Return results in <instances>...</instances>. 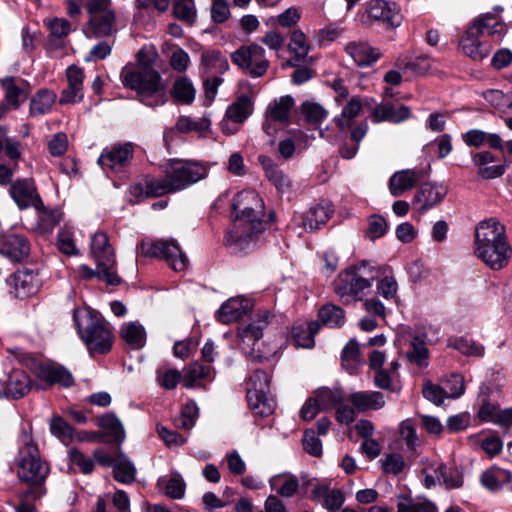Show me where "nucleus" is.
Returning <instances> with one entry per match:
<instances>
[{"label":"nucleus","mask_w":512,"mask_h":512,"mask_svg":"<svg viewBox=\"0 0 512 512\" xmlns=\"http://www.w3.org/2000/svg\"><path fill=\"white\" fill-rule=\"evenodd\" d=\"M233 210L237 214L236 229L226 235V242L245 249L252 241L253 233L261 226L264 202L254 190H243L233 199Z\"/></svg>","instance_id":"f03ea898"},{"label":"nucleus","mask_w":512,"mask_h":512,"mask_svg":"<svg viewBox=\"0 0 512 512\" xmlns=\"http://www.w3.org/2000/svg\"><path fill=\"white\" fill-rule=\"evenodd\" d=\"M333 214L331 204H317L306 212L297 214L293 218L296 226L303 228L307 232L320 229L330 219Z\"/></svg>","instance_id":"2eb2a0df"},{"label":"nucleus","mask_w":512,"mask_h":512,"mask_svg":"<svg viewBox=\"0 0 512 512\" xmlns=\"http://www.w3.org/2000/svg\"><path fill=\"white\" fill-rule=\"evenodd\" d=\"M419 180V175L415 170L407 169L394 173L389 180L390 193L395 196H401L405 191L414 187Z\"/></svg>","instance_id":"72a5a7b5"},{"label":"nucleus","mask_w":512,"mask_h":512,"mask_svg":"<svg viewBox=\"0 0 512 512\" xmlns=\"http://www.w3.org/2000/svg\"><path fill=\"white\" fill-rule=\"evenodd\" d=\"M290 53L295 55L296 61H303L309 51V46L306 43V37L300 30L292 32L290 42L288 45Z\"/></svg>","instance_id":"5fc2aeb1"},{"label":"nucleus","mask_w":512,"mask_h":512,"mask_svg":"<svg viewBox=\"0 0 512 512\" xmlns=\"http://www.w3.org/2000/svg\"><path fill=\"white\" fill-rule=\"evenodd\" d=\"M170 93L176 101L185 105L191 104L196 97L194 84L186 76H179L174 80Z\"/></svg>","instance_id":"ea45409f"},{"label":"nucleus","mask_w":512,"mask_h":512,"mask_svg":"<svg viewBox=\"0 0 512 512\" xmlns=\"http://www.w3.org/2000/svg\"><path fill=\"white\" fill-rule=\"evenodd\" d=\"M269 484L272 490L286 498L294 496L299 488L297 476L288 472L272 476L269 479Z\"/></svg>","instance_id":"c9c22d12"},{"label":"nucleus","mask_w":512,"mask_h":512,"mask_svg":"<svg viewBox=\"0 0 512 512\" xmlns=\"http://www.w3.org/2000/svg\"><path fill=\"white\" fill-rule=\"evenodd\" d=\"M315 398L319 403L322 410H327L336 407L343 402V394L340 390H331L329 388L320 389Z\"/></svg>","instance_id":"13d9d810"},{"label":"nucleus","mask_w":512,"mask_h":512,"mask_svg":"<svg viewBox=\"0 0 512 512\" xmlns=\"http://www.w3.org/2000/svg\"><path fill=\"white\" fill-rule=\"evenodd\" d=\"M5 385L7 398L20 399L31 389V380L26 372L13 370L9 374Z\"/></svg>","instance_id":"2f4dec72"},{"label":"nucleus","mask_w":512,"mask_h":512,"mask_svg":"<svg viewBox=\"0 0 512 512\" xmlns=\"http://www.w3.org/2000/svg\"><path fill=\"white\" fill-rule=\"evenodd\" d=\"M388 228V222L382 215L373 214L367 218V230L365 235L367 238L374 241L383 237L387 233Z\"/></svg>","instance_id":"864d4df0"},{"label":"nucleus","mask_w":512,"mask_h":512,"mask_svg":"<svg viewBox=\"0 0 512 512\" xmlns=\"http://www.w3.org/2000/svg\"><path fill=\"white\" fill-rule=\"evenodd\" d=\"M402 15L396 3L385 0L370 1L365 11L360 15V22L363 25L370 26L375 22H382L391 27H397L401 24Z\"/></svg>","instance_id":"f8f14e48"},{"label":"nucleus","mask_w":512,"mask_h":512,"mask_svg":"<svg viewBox=\"0 0 512 512\" xmlns=\"http://www.w3.org/2000/svg\"><path fill=\"white\" fill-rule=\"evenodd\" d=\"M177 191L172 178L168 177L167 168L163 178H147L144 183V192L147 197H160Z\"/></svg>","instance_id":"58836bf2"},{"label":"nucleus","mask_w":512,"mask_h":512,"mask_svg":"<svg viewBox=\"0 0 512 512\" xmlns=\"http://www.w3.org/2000/svg\"><path fill=\"white\" fill-rule=\"evenodd\" d=\"M11 285L15 289L16 297L24 298L38 290L39 279L33 270L21 269L12 274Z\"/></svg>","instance_id":"a878e982"},{"label":"nucleus","mask_w":512,"mask_h":512,"mask_svg":"<svg viewBox=\"0 0 512 512\" xmlns=\"http://www.w3.org/2000/svg\"><path fill=\"white\" fill-rule=\"evenodd\" d=\"M201 67L210 75L223 74L229 69V63L220 51L206 50L201 54Z\"/></svg>","instance_id":"e433bc0d"},{"label":"nucleus","mask_w":512,"mask_h":512,"mask_svg":"<svg viewBox=\"0 0 512 512\" xmlns=\"http://www.w3.org/2000/svg\"><path fill=\"white\" fill-rule=\"evenodd\" d=\"M73 318L90 353L103 354L110 350L112 334L98 313L89 308H76Z\"/></svg>","instance_id":"20e7f679"},{"label":"nucleus","mask_w":512,"mask_h":512,"mask_svg":"<svg viewBox=\"0 0 512 512\" xmlns=\"http://www.w3.org/2000/svg\"><path fill=\"white\" fill-rule=\"evenodd\" d=\"M480 482L487 490L497 492L502 489L512 491V473L508 470L492 466L480 476Z\"/></svg>","instance_id":"393cba45"},{"label":"nucleus","mask_w":512,"mask_h":512,"mask_svg":"<svg viewBox=\"0 0 512 512\" xmlns=\"http://www.w3.org/2000/svg\"><path fill=\"white\" fill-rule=\"evenodd\" d=\"M197 417V405L194 402H189L183 406L180 415L175 418V426L183 429H191L195 425Z\"/></svg>","instance_id":"bf43d9fd"},{"label":"nucleus","mask_w":512,"mask_h":512,"mask_svg":"<svg viewBox=\"0 0 512 512\" xmlns=\"http://www.w3.org/2000/svg\"><path fill=\"white\" fill-rule=\"evenodd\" d=\"M294 106V100L291 96H282L277 100H274L267 109V119L263 124V130L266 134L272 135L274 129L271 128L270 121L279 123H288L290 118V112Z\"/></svg>","instance_id":"412c9836"},{"label":"nucleus","mask_w":512,"mask_h":512,"mask_svg":"<svg viewBox=\"0 0 512 512\" xmlns=\"http://www.w3.org/2000/svg\"><path fill=\"white\" fill-rule=\"evenodd\" d=\"M190 62V56L184 49L176 46L171 50L169 65L174 71L184 73L188 69Z\"/></svg>","instance_id":"0e129e2a"},{"label":"nucleus","mask_w":512,"mask_h":512,"mask_svg":"<svg viewBox=\"0 0 512 512\" xmlns=\"http://www.w3.org/2000/svg\"><path fill=\"white\" fill-rule=\"evenodd\" d=\"M302 114L311 124L322 122L327 117V111L318 103L306 101L301 106Z\"/></svg>","instance_id":"e2e57ef3"},{"label":"nucleus","mask_w":512,"mask_h":512,"mask_svg":"<svg viewBox=\"0 0 512 512\" xmlns=\"http://www.w3.org/2000/svg\"><path fill=\"white\" fill-rule=\"evenodd\" d=\"M133 156L131 143L115 145L103 150L98 158V164L104 171L120 172L126 167Z\"/></svg>","instance_id":"ddd939ff"},{"label":"nucleus","mask_w":512,"mask_h":512,"mask_svg":"<svg viewBox=\"0 0 512 512\" xmlns=\"http://www.w3.org/2000/svg\"><path fill=\"white\" fill-rule=\"evenodd\" d=\"M121 336L132 348L139 349L144 346L146 334L142 325L130 322L122 326Z\"/></svg>","instance_id":"8fccbe9b"},{"label":"nucleus","mask_w":512,"mask_h":512,"mask_svg":"<svg viewBox=\"0 0 512 512\" xmlns=\"http://www.w3.org/2000/svg\"><path fill=\"white\" fill-rule=\"evenodd\" d=\"M410 114L411 111L408 106L400 105L396 107L390 103H382L374 108L372 112V119L376 123L383 121L400 123L407 120L410 117Z\"/></svg>","instance_id":"cd10ccee"},{"label":"nucleus","mask_w":512,"mask_h":512,"mask_svg":"<svg viewBox=\"0 0 512 512\" xmlns=\"http://www.w3.org/2000/svg\"><path fill=\"white\" fill-rule=\"evenodd\" d=\"M98 425L106 430L116 442L121 443L125 439V431L121 421L112 413H107L98 419Z\"/></svg>","instance_id":"3c124183"},{"label":"nucleus","mask_w":512,"mask_h":512,"mask_svg":"<svg viewBox=\"0 0 512 512\" xmlns=\"http://www.w3.org/2000/svg\"><path fill=\"white\" fill-rule=\"evenodd\" d=\"M270 376L262 371L255 370L247 383V401L255 415L266 417L275 409V400L270 394Z\"/></svg>","instance_id":"0eeeda50"},{"label":"nucleus","mask_w":512,"mask_h":512,"mask_svg":"<svg viewBox=\"0 0 512 512\" xmlns=\"http://www.w3.org/2000/svg\"><path fill=\"white\" fill-rule=\"evenodd\" d=\"M57 100L55 92L48 89L39 90L30 103V113L33 116L43 115L48 113Z\"/></svg>","instance_id":"37998d69"},{"label":"nucleus","mask_w":512,"mask_h":512,"mask_svg":"<svg viewBox=\"0 0 512 512\" xmlns=\"http://www.w3.org/2000/svg\"><path fill=\"white\" fill-rule=\"evenodd\" d=\"M30 244L21 235H7L0 240V254L13 262H20L29 255Z\"/></svg>","instance_id":"5701e85b"},{"label":"nucleus","mask_w":512,"mask_h":512,"mask_svg":"<svg viewBox=\"0 0 512 512\" xmlns=\"http://www.w3.org/2000/svg\"><path fill=\"white\" fill-rule=\"evenodd\" d=\"M472 25H477L481 28V35L487 34L497 38L498 40L502 39L507 32L506 25L498 21L491 13L484 14L475 19Z\"/></svg>","instance_id":"79ce46f5"},{"label":"nucleus","mask_w":512,"mask_h":512,"mask_svg":"<svg viewBox=\"0 0 512 512\" xmlns=\"http://www.w3.org/2000/svg\"><path fill=\"white\" fill-rule=\"evenodd\" d=\"M10 194L20 209L33 207L40 210L43 208V202L37 193L36 186L30 179L15 181L10 187Z\"/></svg>","instance_id":"4468645a"},{"label":"nucleus","mask_w":512,"mask_h":512,"mask_svg":"<svg viewBox=\"0 0 512 512\" xmlns=\"http://www.w3.org/2000/svg\"><path fill=\"white\" fill-rule=\"evenodd\" d=\"M116 14L115 11L89 17L88 22L83 27V33L87 38H105L115 35Z\"/></svg>","instance_id":"a211bd4d"},{"label":"nucleus","mask_w":512,"mask_h":512,"mask_svg":"<svg viewBox=\"0 0 512 512\" xmlns=\"http://www.w3.org/2000/svg\"><path fill=\"white\" fill-rule=\"evenodd\" d=\"M397 512H438V509L435 503L427 498L400 496Z\"/></svg>","instance_id":"a19ab883"},{"label":"nucleus","mask_w":512,"mask_h":512,"mask_svg":"<svg viewBox=\"0 0 512 512\" xmlns=\"http://www.w3.org/2000/svg\"><path fill=\"white\" fill-rule=\"evenodd\" d=\"M379 271L365 263L341 272L335 281V293L345 304L359 301L366 295Z\"/></svg>","instance_id":"39448f33"},{"label":"nucleus","mask_w":512,"mask_h":512,"mask_svg":"<svg viewBox=\"0 0 512 512\" xmlns=\"http://www.w3.org/2000/svg\"><path fill=\"white\" fill-rule=\"evenodd\" d=\"M481 28L471 25L460 40V48L465 55L475 61H481L488 56L491 46L480 40Z\"/></svg>","instance_id":"f3484780"},{"label":"nucleus","mask_w":512,"mask_h":512,"mask_svg":"<svg viewBox=\"0 0 512 512\" xmlns=\"http://www.w3.org/2000/svg\"><path fill=\"white\" fill-rule=\"evenodd\" d=\"M447 194V188L442 184H423L414 196L412 204L420 211L425 212L432 206L440 203Z\"/></svg>","instance_id":"aec40b11"},{"label":"nucleus","mask_w":512,"mask_h":512,"mask_svg":"<svg viewBox=\"0 0 512 512\" xmlns=\"http://www.w3.org/2000/svg\"><path fill=\"white\" fill-rule=\"evenodd\" d=\"M448 346L468 356H482L484 354V348L481 345L463 337L449 339Z\"/></svg>","instance_id":"4d7b16f0"},{"label":"nucleus","mask_w":512,"mask_h":512,"mask_svg":"<svg viewBox=\"0 0 512 512\" xmlns=\"http://www.w3.org/2000/svg\"><path fill=\"white\" fill-rule=\"evenodd\" d=\"M140 253L144 256L164 259L175 271H184L188 266V258L174 240H143Z\"/></svg>","instance_id":"1a4fd4ad"},{"label":"nucleus","mask_w":512,"mask_h":512,"mask_svg":"<svg viewBox=\"0 0 512 512\" xmlns=\"http://www.w3.org/2000/svg\"><path fill=\"white\" fill-rule=\"evenodd\" d=\"M320 328L318 322H297L293 325L291 335L297 347L310 349L315 345L314 337Z\"/></svg>","instance_id":"c756f323"},{"label":"nucleus","mask_w":512,"mask_h":512,"mask_svg":"<svg viewBox=\"0 0 512 512\" xmlns=\"http://www.w3.org/2000/svg\"><path fill=\"white\" fill-rule=\"evenodd\" d=\"M159 491L163 492L170 498L181 499L185 494L186 484L182 476L177 473L162 476L157 481Z\"/></svg>","instance_id":"4c0bfd02"},{"label":"nucleus","mask_w":512,"mask_h":512,"mask_svg":"<svg viewBox=\"0 0 512 512\" xmlns=\"http://www.w3.org/2000/svg\"><path fill=\"white\" fill-rule=\"evenodd\" d=\"M474 253L490 269L505 268L512 257L505 226L496 218L480 221L475 228Z\"/></svg>","instance_id":"f257e3e1"},{"label":"nucleus","mask_w":512,"mask_h":512,"mask_svg":"<svg viewBox=\"0 0 512 512\" xmlns=\"http://www.w3.org/2000/svg\"><path fill=\"white\" fill-rule=\"evenodd\" d=\"M258 162L261 164L264 169L265 176L267 179L281 192H284L290 187V180L284 174V172L278 168V166L274 163V161L266 156L259 155Z\"/></svg>","instance_id":"473e14b6"},{"label":"nucleus","mask_w":512,"mask_h":512,"mask_svg":"<svg viewBox=\"0 0 512 512\" xmlns=\"http://www.w3.org/2000/svg\"><path fill=\"white\" fill-rule=\"evenodd\" d=\"M210 374V367L203 366L197 362L190 364L183 376V384L187 388H192L196 381L207 378Z\"/></svg>","instance_id":"052dcab7"},{"label":"nucleus","mask_w":512,"mask_h":512,"mask_svg":"<svg viewBox=\"0 0 512 512\" xmlns=\"http://www.w3.org/2000/svg\"><path fill=\"white\" fill-rule=\"evenodd\" d=\"M113 472L118 482L130 484L135 480L136 469L128 457L122 453L115 459Z\"/></svg>","instance_id":"a18cd8bd"},{"label":"nucleus","mask_w":512,"mask_h":512,"mask_svg":"<svg viewBox=\"0 0 512 512\" xmlns=\"http://www.w3.org/2000/svg\"><path fill=\"white\" fill-rule=\"evenodd\" d=\"M443 388L449 398H458L465 392L464 378L462 375L453 373L443 381Z\"/></svg>","instance_id":"69168bd1"},{"label":"nucleus","mask_w":512,"mask_h":512,"mask_svg":"<svg viewBox=\"0 0 512 512\" xmlns=\"http://www.w3.org/2000/svg\"><path fill=\"white\" fill-rule=\"evenodd\" d=\"M175 128L180 133H189L195 131L199 137L206 138L212 134L211 120L207 115H204L198 120H193L188 116H180L176 122Z\"/></svg>","instance_id":"f704fd0d"},{"label":"nucleus","mask_w":512,"mask_h":512,"mask_svg":"<svg viewBox=\"0 0 512 512\" xmlns=\"http://www.w3.org/2000/svg\"><path fill=\"white\" fill-rule=\"evenodd\" d=\"M50 430L51 433L58 437L63 443H69L72 440L73 429L61 417H54L51 420Z\"/></svg>","instance_id":"774afa93"},{"label":"nucleus","mask_w":512,"mask_h":512,"mask_svg":"<svg viewBox=\"0 0 512 512\" xmlns=\"http://www.w3.org/2000/svg\"><path fill=\"white\" fill-rule=\"evenodd\" d=\"M172 12L175 18L191 26L197 18L195 0H172Z\"/></svg>","instance_id":"de8ad7c7"},{"label":"nucleus","mask_w":512,"mask_h":512,"mask_svg":"<svg viewBox=\"0 0 512 512\" xmlns=\"http://www.w3.org/2000/svg\"><path fill=\"white\" fill-rule=\"evenodd\" d=\"M362 110V104L358 97H353L344 106L342 113L335 119L337 125L342 129H347L351 126L352 120L359 115Z\"/></svg>","instance_id":"603ef678"},{"label":"nucleus","mask_w":512,"mask_h":512,"mask_svg":"<svg viewBox=\"0 0 512 512\" xmlns=\"http://www.w3.org/2000/svg\"><path fill=\"white\" fill-rule=\"evenodd\" d=\"M345 51L358 66H369L381 56L377 49L365 42H350L345 46Z\"/></svg>","instance_id":"c85d7f7f"},{"label":"nucleus","mask_w":512,"mask_h":512,"mask_svg":"<svg viewBox=\"0 0 512 512\" xmlns=\"http://www.w3.org/2000/svg\"><path fill=\"white\" fill-rule=\"evenodd\" d=\"M90 249L96 266L104 269L107 285H119L122 279L116 271L115 251L109 242L107 234L102 231L95 232L91 237Z\"/></svg>","instance_id":"6e6552de"},{"label":"nucleus","mask_w":512,"mask_h":512,"mask_svg":"<svg viewBox=\"0 0 512 512\" xmlns=\"http://www.w3.org/2000/svg\"><path fill=\"white\" fill-rule=\"evenodd\" d=\"M168 177L172 178L178 191L204 179L208 169L202 163L189 160H171L167 165Z\"/></svg>","instance_id":"9b49d317"},{"label":"nucleus","mask_w":512,"mask_h":512,"mask_svg":"<svg viewBox=\"0 0 512 512\" xmlns=\"http://www.w3.org/2000/svg\"><path fill=\"white\" fill-rule=\"evenodd\" d=\"M253 105L248 96H241L226 110V117L234 123L244 122L252 113Z\"/></svg>","instance_id":"49530a36"},{"label":"nucleus","mask_w":512,"mask_h":512,"mask_svg":"<svg viewBox=\"0 0 512 512\" xmlns=\"http://www.w3.org/2000/svg\"><path fill=\"white\" fill-rule=\"evenodd\" d=\"M37 211L39 213V228L44 233L51 232L62 219V213L57 209L47 210L43 206L42 209Z\"/></svg>","instance_id":"680f3d73"},{"label":"nucleus","mask_w":512,"mask_h":512,"mask_svg":"<svg viewBox=\"0 0 512 512\" xmlns=\"http://www.w3.org/2000/svg\"><path fill=\"white\" fill-rule=\"evenodd\" d=\"M36 376L49 386L59 384L63 387H70L74 383L72 374L58 364H40L36 368Z\"/></svg>","instance_id":"b1692460"},{"label":"nucleus","mask_w":512,"mask_h":512,"mask_svg":"<svg viewBox=\"0 0 512 512\" xmlns=\"http://www.w3.org/2000/svg\"><path fill=\"white\" fill-rule=\"evenodd\" d=\"M349 400L359 412L381 409L386 402L384 395L377 391L355 392L350 395Z\"/></svg>","instance_id":"7c9ffc66"},{"label":"nucleus","mask_w":512,"mask_h":512,"mask_svg":"<svg viewBox=\"0 0 512 512\" xmlns=\"http://www.w3.org/2000/svg\"><path fill=\"white\" fill-rule=\"evenodd\" d=\"M122 84L135 90L141 103L148 107L167 102L166 87L160 73L149 65H126L120 74Z\"/></svg>","instance_id":"7ed1b4c3"},{"label":"nucleus","mask_w":512,"mask_h":512,"mask_svg":"<svg viewBox=\"0 0 512 512\" xmlns=\"http://www.w3.org/2000/svg\"><path fill=\"white\" fill-rule=\"evenodd\" d=\"M253 308V302L249 298L232 297L224 302L218 310V320L229 324L239 320Z\"/></svg>","instance_id":"4be33fe9"},{"label":"nucleus","mask_w":512,"mask_h":512,"mask_svg":"<svg viewBox=\"0 0 512 512\" xmlns=\"http://www.w3.org/2000/svg\"><path fill=\"white\" fill-rule=\"evenodd\" d=\"M21 447L16 458L17 475L20 480L31 483H42L49 471L46 463L41 461L39 450L32 436L24 432L21 435Z\"/></svg>","instance_id":"423d86ee"},{"label":"nucleus","mask_w":512,"mask_h":512,"mask_svg":"<svg viewBox=\"0 0 512 512\" xmlns=\"http://www.w3.org/2000/svg\"><path fill=\"white\" fill-rule=\"evenodd\" d=\"M491 394V389L488 385L482 384L480 386L478 399L481 402L480 408L478 410V417L481 421L484 422H492L494 421L497 413L498 406L494 403H491L489 400V396Z\"/></svg>","instance_id":"c03bdc74"},{"label":"nucleus","mask_w":512,"mask_h":512,"mask_svg":"<svg viewBox=\"0 0 512 512\" xmlns=\"http://www.w3.org/2000/svg\"><path fill=\"white\" fill-rule=\"evenodd\" d=\"M269 317V313L264 311L259 315L257 321L239 329V338L242 350L245 352L256 351V345L263 336V329L267 326Z\"/></svg>","instance_id":"6ab92c4d"},{"label":"nucleus","mask_w":512,"mask_h":512,"mask_svg":"<svg viewBox=\"0 0 512 512\" xmlns=\"http://www.w3.org/2000/svg\"><path fill=\"white\" fill-rule=\"evenodd\" d=\"M318 315L321 322L331 328L342 327L345 323V311L331 303L322 306Z\"/></svg>","instance_id":"09e8293b"},{"label":"nucleus","mask_w":512,"mask_h":512,"mask_svg":"<svg viewBox=\"0 0 512 512\" xmlns=\"http://www.w3.org/2000/svg\"><path fill=\"white\" fill-rule=\"evenodd\" d=\"M342 365L352 371L358 364L361 363L360 349L357 341L351 339L342 350Z\"/></svg>","instance_id":"6e6d98bb"},{"label":"nucleus","mask_w":512,"mask_h":512,"mask_svg":"<svg viewBox=\"0 0 512 512\" xmlns=\"http://www.w3.org/2000/svg\"><path fill=\"white\" fill-rule=\"evenodd\" d=\"M1 85L5 92L4 99L13 109H17L28 97V84L23 80L6 77L1 80Z\"/></svg>","instance_id":"bb28decb"},{"label":"nucleus","mask_w":512,"mask_h":512,"mask_svg":"<svg viewBox=\"0 0 512 512\" xmlns=\"http://www.w3.org/2000/svg\"><path fill=\"white\" fill-rule=\"evenodd\" d=\"M399 434L409 449L415 450L419 446V439L411 419H406L401 422Z\"/></svg>","instance_id":"338daca9"},{"label":"nucleus","mask_w":512,"mask_h":512,"mask_svg":"<svg viewBox=\"0 0 512 512\" xmlns=\"http://www.w3.org/2000/svg\"><path fill=\"white\" fill-rule=\"evenodd\" d=\"M232 62L252 78L262 77L270 67L265 49L256 43L243 45L231 55Z\"/></svg>","instance_id":"9d476101"},{"label":"nucleus","mask_w":512,"mask_h":512,"mask_svg":"<svg viewBox=\"0 0 512 512\" xmlns=\"http://www.w3.org/2000/svg\"><path fill=\"white\" fill-rule=\"evenodd\" d=\"M84 70L76 65H70L66 70L67 87L63 89L59 103L76 104L84 98Z\"/></svg>","instance_id":"dca6fc26"}]
</instances>
